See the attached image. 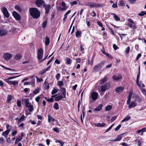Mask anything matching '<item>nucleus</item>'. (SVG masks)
<instances>
[{"instance_id":"obj_62","label":"nucleus","mask_w":146,"mask_h":146,"mask_svg":"<svg viewBox=\"0 0 146 146\" xmlns=\"http://www.w3.org/2000/svg\"><path fill=\"white\" fill-rule=\"evenodd\" d=\"M141 56V53L138 54L137 56L136 60H138L139 58Z\"/></svg>"},{"instance_id":"obj_14","label":"nucleus","mask_w":146,"mask_h":146,"mask_svg":"<svg viewBox=\"0 0 146 146\" xmlns=\"http://www.w3.org/2000/svg\"><path fill=\"white\" fill-rule=\"evenodd\" d=\"M122 137V134H120L117 135V137L116 139H114L110 140V141L112 142H115L116 141H118L120 140L121 139Z\"/></svg>"},{"instance_id":"obj_7","label":"nucleus","mask_w":146,"mask_h":146,"mask_svg":"<svg viewBox=\"0 0 146 146\" xmlns=\"http://www.w3.org/2000/svg\"><path fill=\"white\" fill-rule=\"evenodd\" d=\"M98 96V93L96 92H93L91 95V98L94 101L96 100L97 99Z\"/></svg>"},{"instance_id":"obj_57","label":"nucleus","mask_w":146,"mask_h":146,"mask_svg":"<svg viewBox=\"0 0 146 146\" xmlns=\"http://www.w3.org/2000/svg\"><path fill=\"white\" fill-rule=\"evenodd\" d=\"M144 129H145V128H143L137 131V133H140L141 132H144L145 131H143Z\"/></svg>"},{"instance_id":"obj_48","label":"nucleus","mask_w":146,"mask_h":146,"mask_svg":"<svg viewBox=\"0 0 146 146\" xmlns=\"http://www.w3.org/2000/svg\"><path fill=\"white\" fill-rule=\"evenodd\" d=\"M21 139L22 138L20 137L17 138L15 141V143H17L20 141L21 140Z\"/></svg>"},{"instance_id":"obj_1","label":"nucleus","mask_w":146,"mask_h":146,"mask_svg":"<svg viewBox=\"0 0 146 146\" xmlns=\"http://www.w3.org/2000/svg\"><path fill=\"white\" fill-rule=\"evenodd\" d=\"M30 15L34 19L38 18L40 15V13L38 9L35 8H31L29 10Z\"/></svg>"},{"instance_id":"obj_5","label":"nucleus","mask_w":146,"mask_h":146,"mask_svg":"<svg viewBox=\"0 0 146 146\" xmlns=\"http://www.w3.org/2000/svg\"><path fill=\"white\" fill-rule=\"evenodd\" d=\"M35 3L38 7H41L42 6L43 7L45 4L44 1L42 0H36Z\"/></svg>"},{"instance_id":"obj_50","label":"nucleus","mask_w":146,"mask_h":146,"mask_svg":"<svg viewBox=\"0 0 146 146\" xmlns=\"http://www.w3.org/2000/svg\"><path fill=\"white\" fill-rule=\"evenodd\" d=\"M58 92V90L56 89H54L52 92V94L53 95L56 93Z\"/></svg>"},{"instance_id":"obj_37","label":"nucleus","mask_w":146,"mask_h":146,"mask_svg":"<svg viewBox=\"0 0 146 146\" xmlns=\"http://www.w3.org/2000/svg\"><path fill=\"white\" fill-rule=\"evenodd\" d=\"M112 106L111 105H108L105 107V110L107 111L110 110L112 109Z\"/></svg>"},{"instance_id":"obj_55","label":"nucleus","mask_w":146,"mask_h":146,"mask_svg":"<svg viewBox=\"0 0 146 146\" xmlns=\"http://www.w3.org/2000/svg\"><path fill=\"white\" fill-rule=\"evenodd\" d=\"M1 66L2 68H4L5 69H6L7 70H13V69H12L9 68H6L3 65H1Z\"/></svg>"},{"instance_id":"obj_8","label":"nucleus","mask_w":146,"mask_h":146,"mask_svg":"<svg viewBox=\"0 0 146 146\" xmlns=\"http://www.w3.org/2000/svg\"><path fill=\"white\" fill-rule=\"evenodd\" d=\"M2 11L5 17L7 18H8L9 17V14L6 8L3 7V9Z\"/></svg>"},{"instance_id":"obj_56","label":"nucleus","mask_w":146,"mask_h":146,"mask_svg":"<svg viewBox=\"0 0 146 146\" xmlns=\"http://www.w3.org/2000/svg\"><path fill=\"white\" fill-rule=\"evenodd\" d=\"M53 130L54 131L56 132H57L58 133L60 131V130H59V129L58 128H54L53 129Z\"/></svg>"},{"instance_id":"obj_17","label":"nucleus","mask_w":146,"mask_h":146,"mask_svg":"<svg viewBox=\"0 0 146 146\" xmlns=\"http://www.w3.org/2000/svg\"><path fill=\"white\" fill-rule=\"evenodd\" d=\"M86 5L91 8L95 7L96 3L93 2H90L88 3Z\"/></svg>"},{"instance_id":"obj_40","label":"nucleus","mask_w":146,"mask_h":146,"mask_svg":"<svg viewBox=\"0 0 146 146\" xmlns=\"http://www.w3.org/2000/svg\"><path fill=\"white\" fill-rule=\"evenodd\" d=\"M96 7H102L104 6V4H98L96 3Z\"/></svg>"},{"instance_id":"obj_46","label":"nucleus","mask_w":146,"mask_h":146,"mask_svg":"<svg viewBox=\"0 0 146 146\" xmlns=\"http://www.w3.org/2000/svg\"><path fill=\"white\" fill-rule=\"evenodd\" d=\"M66 63L67 64H70L71 63V60L70 59L68 58H66Z\"/></svg>"},{"instance_id":"obj_16","label":"nucleus","mask_w":146,"mask_h":146,"mask_svg":"<svg viewBox=\"0 0 146 146\" xmlns=\"http://www.w3.org/2000/svg\"><path fill=\"white\" fill-rule=\"evenodd\" d=\"M128 106V107L129 108H133L137 106V103L133 101H132L130 104H129Z\"/></svg>"},{"instance_id":"obj_19","label":"nucleus","mask_w":146,"mask_h":146,"mask_svg":"<svg viewBox=\"0 0 146 146\" xmlns=\"http://www.w3.org/2000/svg\"><path fill=\"white\" fill-rule=\"evenodd\" d=\"M107 78L106 77H104L103 78H102L100 81L99 84L100 85H102L104 84L107 81Z\"/></svg>"},{"instance_id":"obj_29","label":"nucleus","mask_w":146,"mask_h":146,"mask_svg":"<svg viewBox=\"0 0 146 146\" xmlns=\"http://www.w3.org/2000/svg\"><path fill=\"white\" fill-rule=\"evenodd\" d=\"M123 89V88L122 87H119L116 88L115 89V91L117 92H121Z\"/></svg>"},{"instance_id":"obj_6","label":"nucleus","mask_w":146,"mask_h":146,"mask_svg":"<svg viewBox=\"0 0 146 146\" xmlns=\"http://www.w3.org/2000/svg\"><path fill=\"white\" fill-rule=\"evenodd\" d=\"M43 54L42 49L41 48L39 49L37 52V56L38 59L40 60L42 58L43 56Z\"/></svg>"},{"instance_id":"obj_27","label":"nucleus","mask_w":146,"mask_h":146,"mask_svg":"<svg viewBox=\"0 0 146 146\" xmlns=\"http://www.w3.org/2000/svg\"><path fill=\"white\" fill-rule=\"evenodd\" d=\"M63 96L59 95L56 97L55 99V100L56 101H58L59 100L61 99L62 98H65Z\"/></svg>"},{"instance_id":"obj_21","label":"nucleus","mask_w":146,"mask_h":146,"mask_svg":"<svg viewBox=\"0 0 146 146\" xmlns=\"http://www.w3.org/2000/svg\"><path fill=\"white\" fill-rule=\"evenodd\" d=\"M22 58V55L20 54H16L14 57V59L16 60H20Z\"/></svg>"},{"instance_id":"obj_30","label":"nucleus","mask_w":146,"mask_h":146,"mask_svg":"<svg viewBox=\"0 0 146 146\" xmlns=\"http://www.w3.org/2000/svg\"><path fill=\"white\" fill-rule=\"evenodd\" d=\"M25 119V116L24 115H22L20 119H19L17 123L18 124H19L20 123L24 120Z\"/></svg>"},{"instance_id":"obj_26","label":"nucleus","mask_w":146,"mask_h":146,"mask_svg":"<svg viewBox=\"0 0 146 146\" xmlns=\"http://www.w3.org/2000/svg\"><path fill=\"white\" fill-rule=\"evenodd\" d=\"M60 90L61 92H62V94L63 96L65 97L66 93L65 89L64 88L61 87L60 88Z\"/></svg>"},{"instance_id":"obj_35","label":"nucleus","mask_w":146,"mask_h":146,"mask_svg":"<svg viewBox=\"0 0 146 146\" xmlns=\"http://www.w3.org/2000/svg\"><path fill=\"white\" fill-rule=\"evenodd\" d=\"M13 99V97L11 95H9L7 97V102L9 103Z\"/></svg>"},{"instance_id":"obj_18","label":"nucleus","mask_w":146,"mask_h":146,"mask_svg":"<svg viewBox=\"0 0 146 146\" xmlns=\"http://www.w3.org/2000/svg\"><path fill=\"white\" fill-rule=\"evenodd\" d=\"M112 78L114 80L118 81L121 78L122 76L120 75L117 76L114 75L113 76Z\"/></svg>"},{"instance_id":"obj_64","label":"nucleus","mask_w":146,"mask_h":146,"mask_svg":"<svg viewBox=\"0 0 146 146\" xmlns=\"http://www.w3.org/2000/svg\"><path fill=\"white\" fill-rule=\"evenodd\" d=\"M77 4V2L76 1H74L70 3V4L72 5H76Z\"/></svg>"},{"instance_id":"obj_43","label":"nucleus","mask_w":146,"mask_h":146,"mask_svg":"<svg viewBox=\"0 0 146 146\" xmlns=\"http://www.w3.org/2000/svg\"><path fill=\"white\" fill-rule=\"evenodd\" d=\"M80 50L83 53H84V46L82 44L80 45Z\"/></svg>"},{"instance_id":"obj_61","label":"nucleus","mask_w":146,"mask_h":146,"mask_svg":"<svg viewBox=\"0 0 146 146\" xmlns=\"http://www.w3.org/2000/svg\"><path fill=\"white\" fill-rule=\"evenodd\" d=\"M56 142H58V143H59L60 144L61 146H63L64 143L61 142V141L58 140H57V141H56Z\"/></svg>"},{"instance_id":"obj_31","label":"nucleus","mask_w":146,"mask_h":146,"mask_svg":"<svg viewBox=\"0 0 146 146\" xmlns=\"http://www.w3.org/2000/svg\"><path fill=\"white\" fill-rule=\"evenodd\" d=\"M50 42V39L48 37H46L45 38V44L46 45L48 46V45Z\"/></svg>"},{"instance_id":"obj_13","label":"nucleus","mask_w":146,"mask_h":146,"mask_svg":"<svg viewBox=\"0 0 146 146\" xmlns=\"http://www.w3.org/2000/svg\"><path fill=\"white\" fill-rule=\"evenodd\" d=\"M133 92L132 90L130 91L128 96V98L127 102V104H129L131 100L132 95L133 94Z\"/></svg>"},{"instance_id":"obj_33","label":"nucleus","mask_w":146,"mask_h":146,"mask_svg":"<svg viewBox=\"0 0 146 146\" xmlns=\"http://www.w3.org/2000/svg\"><path fill=\"white\" fill-rule=\"evenodd\" d=\"M48 121L49 122H50L51 120L53 122H54L55 120V119L50 115H48Z\"/></svg>"},{"instance_id":"obj_42","label":"nucleus","mask_w":146,"mask_h":146,"mask_svg":"<svg viewBox=\"0 0 146 146\" xmlns=\"http://www.w3.org/2000/svg\"><path fill=\"white\" fill-rule=\"evenodd\" d=\"M146 14V11H142L140 13L138 14V15L140 16H143Z\"/></svg>"},{"instance_id":"obj_3","label":"nucleus","mask_w":146,"mask_h":146,"mask_svg":"<svg viewBox=\"0 0 146 146\" xmlns=\"http://www.w3.org/2000/svg\"><path fill=\"white\" fill-rule=\"evenodd\" d=\"M128 21L129 22L127 23V25L130 28L133 29H137V27L136 25L135 22L132 19H128Z\"/></svg>"},{"instance_id":"obj_11","label":"nucleus","mask_w":146,"mask_h":146,"mask_svg":"<svg viewBox=\"0 0 146 146\" xmlns=\"http://www.w3.org/2000/svg\"><path fill=\"white\" fill-rule=\"evenodd\" d=\"M12 56L10 54L7 53H5L3 56L4 58L6 60H9Z\"/></svg>"},{"instance_id":"obj_25","label":"nucleus","mask_w":146,"mask_h":146,"mask_svg":"<svg viewBox=\"0 0 146 146\" xmlns=\"http://www.w3.org/2000/svg\"><path fill=\"white\" fill-rule=\"evenodd\" d=\"M103 105L102 104H100L98 105L97 107L94 109V110L96 111H99L101 110L102 108Z\"/></svg>"},{"instance_id":"obj_54","label":"nucleus","mask_w":146,"mask_h":146,"mask_svg":"<svg viewBox=\"0 0 146 146\" xmlns=\"http://www.w3.org/2000/svg\"><path fill=\"white\" fill-rule=\"evenodd\" d=\"M18 84V82L17 81H13L12 85L15 86L16 85H17Z\"/></svg>"},{"instance_id":"obj_51","label":"nucleus","mask_w":146,"mask_h":146,"mask_svg":"<svg viewBox=\"0 0 146 146\" xmlns=\"http://www.w3.org/2000/svg\"><path fill=\"white\" fill-rule=\"evenodd\" d=\"M119 5L121 6H123L124 5V2L123 1L121 0L119 2Z\"/></svg>"},{"instance_id":"obj_49","label":"nucleus","mask_w":146,"mask_h":146,"mask_svg":"<svg viewBox=\"0 0 146 146\" xmlns=\"http://www.w3.org/2000/svg\"><path fill=\"white\" fill-rule=\"evenodd\" d=\"M5 142V141L4 138L3 137L0 138V143L3 144Z\"/></svg>"},{"instance_id":"obj_15","label":"nucleus","mask_w":146,"mask_h":146,"mask_svg":"<svg viewBox=\"0 0 146 146\" xmlns=\"http://www.w3.org/2000/svg\"><path fill=\"white\" fill-rule=\"evenodd\" d=\"M62 7L60 8V10L61 11H64L66 10L67 8V7L66 6V4L63 1L61 3Z\"/></svg>"},{"instance_id":"obj_39","label":"nucleus","mask_w":146,"mask_h":146,"mask_svg":"<svg viewBox=\"0 0 146 146\" xmlns=\"http://www.w3.org/2000/svg\"><path fill=\"white\" fill-rule=\"evenodd\" d=\"M27 108H28V110L30 112L32 111L33 110V106L31 104L27 107Z\"/></svg>"},{"instance_id":"obj_28","label":"nucleus","mask_w":146,"mask_h":146,"mask_svg":"<svg viewBox=\"0 0 146 146\" xmlns=\"http://www.w3.org/2000/svg\"><path fill=\"white\" fill-rule=\"evenodd\" d=\"M7 32L5 30H0V36H3L6 35Z\"/></svg>"},{"instance_id":"obj_38","label":"nucleus","mask_w":146,"mask_h":146,"mask_svg":"<svg viewBox=\"0 0 146 146\" xmlns=\"http://www.w3.org/2000/svg\"><path fill=\"white\" fill-rule=\"evenodd\" d=\"M140 89L141 90L142 93L144 94L145 96H146V90L144 88H141V86L140 87H139Z\"/></svg>"},{"instance_id":"obj_4","label":"nucleus","mask_w":146,"mask_h":146,"mask_svg":"<svg viewBox=\"0 0 146 146\" xmlns=\"http://www.w3.org/2000/svg\"><path fill=\"white\" fill-rule=\"evenodd\" d=\"M110 83L108 82L101 86L100 87L101 91L102 92H105L110 88Z\"/></svg>"},{"instance_id":"obj_34","label":"nucleus","mask_w":146,"mask_h":146,"mask_svg":"<svg viewBox=\"0 0 146 146\" xmlns=\"http://www.w3.org/2000/svg\"><path fill=\"white\" fill-rule=\"evenodd\" d=\"M111 14L113 15L114 18L116 21H119L120 20V18L115 14L111 13Z\"/></svg>"},{"instance_id":"obj_2","label":"nucleus","mask_w":146,"mask_h":146,"mask_svg":"<svg viewBox=\"0 0 146 146\" xmlns=\"http://www.w3.org/2000/svg\"><path fill=\"white\" fill-rule=\"evenodd\" d=\"M105 63V61H103L95 66L94 67L93 69V72H97L101 70L102 67L104 66Z\"/></svg>"},{"instance_id":"obj_58","label":"nucleus","mask_w":146,"mask_h":146,"mask_svg":"<svg viewBox=\"0 0 146 146\" xmlns=\"http://www.w3.org/2000/svg\"><path fill=\"white\" fill-rule=\"evenodd\" d=\"M113 47L114 50H116L119 48L115 44H114L113 45Z\"/></svg>"},{"instance_id":"obj_53","label":"nucleus","mask_w":146,"mask_h":146,"mask_svg":"<svg viewBox=\"0 0 146 146\" xmlns=\"http://www.w3.org/2000/svg\"><path fill=\"white\" fill-rule=\"evenodd\" d=\"M46 99L47 98H45V99L48 102H52L53 101V99L52 98H50L48 100H47Z\"/></svg>"},{"instance_id":"obj_41","label":"nucleus","mask_w":146,"mask_h":146,"mask_svg":"<svg viewBox=\"0 0 146 146\" xmlns=\"http://www.w3.org/2000/svg\"><path fill=\"white\" fill-rule=\"evenodd\" d=\"M58 105L57 103H55L53 107L56 110L59 109Z\"/></svg>"},{"instance_id":"obj_45","label":"nucleus","mask_w":146,"mask_h":146,"mask_svg":"<svg viewBox=\"0 0 146 146\" xmlns=\"http://www.w3.org/2000/svg\"><path fill=\"white\" fill-rule=\"evenodd\" d=\"M57 84L59 86H60L63 85L64 83L62 81H58L57 82Z\"/></svg>"},{"instance_id":"obj_60","label":"nucleus","mask_w":146,"mask_h":146,"mask_svg":"<svg viewBox=\"0 0 146 146\" xmlns=\"http://www.w3.org/2000/svg\"><path fill=\"white\" fill-rule=\"evenodd\" d=\"M60 76V75L59 73H58L55 76L56 79L58 80Z\"/></svg>"},{"instance_id":"obj_24","label":"nucleus","mask_w":146,"mask_h":146,"mask_svg":"<svg viewBox=\"0 0 146 146\" xmlns=\"http://www.w3.org/2000/svg\"><path fill=\"white\" fill-rule=\"evenodd\" d=\"M134 98L139 103L140 102L142 101L141 98L137 95H135Z\"/></svg>"},{"instance_id":"obj_23","label":"nucleus","mask_w":146,"mask_h":146,"mask_svg":"<svg viewBox=\"0 0 146 146\" xmlns=\"http://www.w3.org/2000/svg\"><path fill=\"white\" fill-rule=\"evenodd\" d=\"M10 131V129H8L5 131L3 132L2 134V135L4 136L5 138H7V136L5 135H7L9 133Z\"/></svg>"},{"instance_id":"obj_22","label":"nucleus","mask_w":146,"mask_h":146,"mask_svg":"<svg viewBox=\"0 0 146 146\" xmlns=\"http://www.w3.org/2000/svg\"><path fill=\"white\" fill-rule=\"evenodd\" d=\"M23 102L25 104L26 107L28 106L29 105H30L29 102V100L28 99L25 98L23 99Z\"/></svg>"},{"instance_id":"obj_10","label":"nucleus","mask_w":146,"mask_h":146,"mask_svg":"<svg viewBox=\"0 0 146 146\" xmlns=\"http://www.w3.org/2000/svg\"><path fill=\"white\" fill-rule=\"evenodd\" d=\"M19 76H20V75H19V76H15V77H10L6 79L5 80V81L6 82H7V83H8L9 84L12 85L13 81H11V80H9L15 78Z\"/></svg>"},{"instance_id":"obj_63","label":"nucleus","mask_w":146,"mask_h":146,"mask_svg":"<svg viewBox=\"0 0 146 146\" xmlns=\"http://www.w3.org/2000/svg\"><path fill=\"white\" fill-rule=\"evenodd\" d=\"M121 125L119 124L116 128H115V131H117L121 127Z\"/></svg>"},{"instance_id":"obj_44","label":"nucleus","mask_w":146,"mask_h":146,"mask_svg":"<svg viewBox=\"0 0 146 146\" xmlns=\"http://www.w3.org/2000/svg\"><path fill=\"white\" fill-rule=\"evenodd\" d=\"M81 32L78 31H76V37H78L81 34Z\"/></svg>"},{"instance_id":"obj_9","label":"nucleus","mask_w":146,"mask_h":146,"mask_svg":"<svg viewBox=\"0 0 146 146\" xmlns=\"http://www.w3.org/2000/svg\"><path fill=\"white\" fill-rule=\"evenodd\" d=\"M13 15L16 20L19 21L21 19V17L20 15L16 11L13 12Z\"/></svg>"},{"instance_id":"obj_20","label":"nucleus","mask_w":146,"mask_h":146,"mask_svg":"<svg viewBox=\"0 0 146 146\" xmlns=\"http://www.w3.org/2000/svg\"><path fill=\"white\" fill-rule=\"evenodd\" d=\"M140 74V70L139 71L138 73H137V77L136 80V83L137 85L139 87H140V84L139 83V77Z\"/></svg>"},{"instance_id":"obj_32","label":"nucleus","mask_w":146,"mask_h":146,"mask_svg":"<svg viewBox=\"0 0 146 146\" xmlns=\"http://www.w3.org/2000/svg\"><path fill=\"white\" fill-rule=\"evenodd\" d=\"M130 117L129 115H128L124 119L121 121V122L126 121L129 120L130 119Z\"/></svg>"},{"instance_id":"obj_36","label":"nucleus","mask_w":146,"mask_h":146,"mask_svg":"<svg viewBox=\"0 0 146 146\" xmlns=\"http://www.w3.org/2000/svg\"><path fill=\"white\" fill-rule=\"evenodd\" d=\"M15 9H16L17 11L19 12H21L22 11V9L18 5H16L15 7Z\"/></svg>"},{"instance_id":"obj_59","label":"nucleus","mask_w":146,"mask_h":146,"mask_svg":"<svg viewBox=\"0 0 146 146\" xmlns=\"http://www.w3.org/2000/svg\"><path fill=\"white\" fill-rule=\"evenodd\" d=\"M17 104L18 107H20L21 106V101L19 100H18L17 101Z\"/></svg>"},{"instance_id":"obj_12","label":"nucleus","mask_w":146,"mask_h":146,"mask_svg":"<svg viewBox=\"0 0 146 146\" xmlns=\"http://www.w3.org/2000/svg\"><path fill=\"white\" fill-rule=\"evenodd\" d=\"M43 7L45 8V13L48 14L49 13L50 9V5L49 4H45Z\"/></svg>"},{"instance_id":"obj_47","label":"nucleus","mask_w":146,"mask_h":146,"mask_svg":"<svg viewBox=\"0 0 146 146\" xmlns=\"http://www.w3.org/2000/svg\"><path fill=\"white\" fill-rule=\"evenodd\" d=\"M39 92V89L38 88H37L34 91H33V92L34 94H36L38 93Z\"/></svg>"},{"instance_id":"obj_52","label":"nucleus","mask_w":146,"mask_h":146,"mask_svg":"<svg viewBox=\"0 0 146 146\" xmlns=\"http://www.w3.org/2000/svg\"><path fill=\"white\" fill-rule=\"evenodd\" d=\"M130 49V48L129 47H127L125 49V52L126 54H128L129 53Z\"/></svg>"}]
</instances>
